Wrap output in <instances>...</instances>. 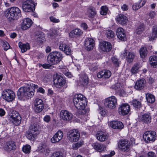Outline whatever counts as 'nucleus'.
I'll use <instances>...</instances> for the list:
<instances>
[{"label":"nucleus","instance_id":"obj_61","mask_svg":"<svg viewBox=\"0 0 157 157\" xmlns=\"http://www.w3.org/2000/svg\"><path fill=\"white\" fill-rule=\"evenodd\" d=\"M6 113L4 110L0 108V116L2 117L4 116Z\"/></svg>","mask_w":157,"mask_h":157},{"label":"nucleus","instance_id":"obj_12","mask_svg":"<svg viewBox=\"0 0 157 157\" xmlns=\"http://www.w3.org/2000/svg\"><path fill=\"white\" fill-rule=\"evenodd\" d=\"M34 106L35 111L37 113L41 112L44 107L43 101L38 98H36L35 101Z\"/></svg>","mask_w":157,"mask_h":157},{"label":"nucleus","instance_id":"obj_3","mask_svg":"<svg viewBox=\"0 0 157 157\" xmlns=\"http://www.w3.org/2000/svg\"><path fill=\"white\" fill-rule=\"evenodd\" d=\"M63 58L62 55L59 52L55 51L50 53L47 57L48 63L54 65L59 63Z\"/></svg>","mask_w":157,"mask_h":157},{"label":"nucleus","instance_id":"obj_43","mask_svg":"<svg viewBox=\"0 0 157 157\" xmlns=\"http://www.w3.org/2000/svg\"><path fill=\"white\" fill-rule=\"evenodd\" d=\"M131 103L133 106L136 108H140L141 106L140 102L136 99L133 100Z\"/></svg>","mask_w":157,"mask_h":157},{"label":"nucleus","instance_id":"obj_59","mask_svg":"<svg viewBox=\"0 0 157 157\" xmlns=\"http://www.w3.org/2000/svg\"><path fill=\"white\" fill-rule=\"evenodd\" d=\"M155 15V13L154 11H151L148 14V16L151 19L153 18Z\"/></svg>","mask_w":157,"mask_h":157},{"label":"nucleus","instance_id":"obj_20","mask_svg":"<svg viewBox=\"0 0 157 157\" xmlns=\"http://www.w3.org/2000/svg\"><path fill=\"white\" fill-rule=\"evenodd\" d=\"M96 136L98 140L101 142L107 140L108 138L107 134L102 131H98L96 134Z\"/></svg>","mask_w":157,"mask_h":157},{"label":"nucleus","instance_id":"obj_17","mask_svg":"<svg viewBox=\"0 0 157 157\" xmlns=\"http://www.w3.org/2000/svg\"><path fill=\"white\" fill-rule=\"evenodd\" d=\"M63 132L61 130H59L51 138V141L53 143H55L59 142L63 138Z\"/></svg>","mask_w":157,"mask_h":157},{"label":"nucleus","instance_id":"obj_9","mask_svg":"<svg viewBox=\"0 0 157 157\" xmlns=\"http://www.w3.org/2000/svg\"><path fill=\"white\" fill-rule=\"evenodd\" d=\"M156 136V133L155 131H148L144 132L143 135V138L146 142L150 143L155 141Z\"/></svg>","mask_w":157,"mask_h":157},{"label":"nucleus","instance_id":"obj_7","mask_svg":"<svg viewBox=\"0 0 157 157\" xmlns=\"http://www.w3.org/2000/svg\"><path fill=\"white\" fill-rule=\"evenodd\" d=\"M131 145L129 141L126 139L120 140L118 143V147L120 150L127 152L130 150Z\"/></svg>","mask_w":157,"mask_h":157},{"label":"nucleus","instance_id":"obj_24","mask_svg":"<svg viewBox=\"0 0 157 157\" xmlns=\"http://www.w3.org/2000/svg\"><path fill=\"white\" fill-rule=\"evenodd\" d=\"M121 56H123V57L124 56H126V58L128 62L130 63L132 62L133 59L135 57L134 53L128 52L127 50H125L124 52L121 54Z\"/></svg>","mask_w":157,"mask_h":157},{"label":"nucleus","instance_id":"obj_15","mask_svg":"<svg viewBox=\"0 0 157 157\" xmlns=\"http://www.w3.org/2000/svg\"><path fill=\"white\" fill-rule=\"evenodd\" d=\"M16 144L15 142L10 141L6 142L5 144L4 148L8 152L14 151L16 148Z\"/></svg>","mask_w":157,"mask_h":157},{"label":"nucleus","instance_id":"obj_8","mask_svg":"<svg viewBox=\"0 0 157 157\" xmlns=\"http://www.w3.org/2000/svg\"><path fill=\"white\" fill-rule=\"evenodd\" d=\"M67 139L71 142L78 141L80 137V133L78 130L73 129L68 132L67 134Z\"/></svg>","mask_w":157,"mask_h":157},{"label":"nucleus","instance_id":"obj_47","mask_svg":"<svg viewBox=\"0 0 157 157\" xmlns=\"http://www.w3.org/2000/svg\"><path fill=\"white\" fill-rule=\"evenodd\" d=\"M144 25L143 24H141L139 25L136 29V32L137 34H141L144 30Z\"/></svg>","mask_w":157,"mask_h":157},{"label":"nucleus","instance_id":"obj_29","mask_svg":"<svg viewBox=\"0 0 157 157\" xmlns=\"http://www.w3.org/2000/svg\"><path fill=\"white\" fill-rule=\"evenodd\" d=\"M116 20L119 24L124 25L127 23L128 19L127 17L124 14H120L118 15Z\"/></svg>","mask_w":157,"mask_h":157},{"label":"nucleus","instance_id":"obj_21","mask_svg":"<svg viewBox=\"0 0 157 157\" xmlns=\"http://www.w3.org/2000/svg\"><path fill=\"white\" fill-rule=\"evenodd\" d=\"M83 34L82 31L79 29L76 28L72 30L69 33L70 37L72 38L78 37L81 36Z\"/></svg>","mask_w":157,"mask_h":157},{"label":"nucleus","instance_id":"obj_62","mask_svg":"<svg viewBox=\"0 0 157 157\" xmlns=\"http://www.w3.org/2000/svg\"><path fill=\"white\" fill-rule=\"evenodd\" d=\"M37 91L40 93L44 94L45 92V90L41 87H39L37 90Z\"/></svg>","mask_w":157,"mask_h":157},{"label":"nucleus","instance_id":"obj_34","mask_svg":"<svg viewBox=\"0 0 157 157\" xmlns=\"http://www.w3.org/2000/svg\"><path fill=\"white\" fill-rule=\"evenodd\" d=\"M18 46L22 52H25L30 48L29 44L28 43L24 44L21 42H19L18 43Z\"/></svg>","mask_w":157,"mask_h":157},{"label":"nucleus","instance_id":"obj_28","mask_svg":"<svg viewBox=\"0 0 157 157\" xmlns=\"http://www.w3.org/2000/svg\"><path fill=\"white\" fill-rule=\"evenodd\" d=\"M88 83V78L86 75L80 77L78 81V84L83 86H87Z\"/></svg>","mask_w":157,"mask_h":157},{"label":"nucleus","instance_id":"obj_37","mask_svg":"<svg viewBox=\"0 0 157 157\" xmlns=\"http://www.w3.org/2000/svg\"><path fill=\"white\" fill-rule=\"evenodd\" d=\"M38 126L36 124H32L29 127V130L30 132L37 133V134H39L38 131Z\"/></svg>","mask_w":157,"mask_h":157},{"label":"nucleus","instance_id":"obj_48","mask_svg":"<svg viewBox=\"0 0 157 157\" xmlns=\"http://www.w3.org/2000/svg\"><path fill=\"white\" fill-rule=\"evenodd\" d=\"M101 8V11H100L101 14L103 15H106L108 11V8L106 6H102Z\"/></svg>","mask_w":157,"mask_h":157},{"label":"nucleus","instance_id":"obj_16","mask_svg":"<svg viewBox=\"0 0 157 157\" xmlns=\"http://www.w3.org/2000/svg\"><path fill=\"white\" fill-rule=\"evenodd\" d=\"M130 109V106L128 104H124L119 108V113L120 114L125 115L128 113Z\"/></svg>","mask_w":157,"mask_h":157},{"label":"nucleus","instance_id":"obj_18","mask_svg":"<svg viewBox=\"0 0 157 157\" xmlns=\"http://www.w3.org/2000/svg\"><path fill=\"white\" fill-rule=\"evenodd\" d=\"M61 117L64 120L69 121L72 119V114L65 110H62L60 113Z\"/></svg>","mask_w":157,"mask_h":157},{"label":"nucleus","instance_id":"obj_55","mask_svg":"<svg viewBox=\"0 0 157 157\" xmlns=\"http://www.w3.org/2000/svg\"><path fill=\"white\" fill-rule=\"evenodd\" d=\"M65 50L63 52L66 55H70L71 53V50L69 47H67Z\"/></svg>","mask_w":157,"mask_h":157},{"label":"nucleus","instance_id":"obj_25","mask_svg":"<svg viewBox=\"0 0 157 157\" xmlns=\"http://www.w3.org/2000/svg\"><path fill=\"white\" fill-rule=\"evenodd\" d=\"M111 75V72L109 71L104 70L99 72L97 74V76L99 78H108L110 77Z\"/></svg>","mask_w":157,"mask_h":157},{"label":"nucleus","instance_id":"obj_39","mask_svg":"<svg viewBox=\"0 0 157 157\" xmlns=\"http://www.w3.org/2000/svg\"><path fill=\"white\" fill-rule=\"evenodd\" d=\"M37 135V133H34V132H31L29 130L27 132V137L30 140H34Z\"/></svg>","mask_w":157,"mask_h":157},{"label":"nucleus","instance_id":"obj_51","mask_svg":"<svg viewBox=\"0 0 157 157\" xmlns=\"http://www.w3.org/2000/svg\"><path fill=\"white\" fill-rule=\"evenodd\" d=\"M83 144V142H79L75 143L73 146V147L74 149H76L80 147Z\"/></svg>","mask_w":157,"mask_h":157},{"label":"nucleus","instance_id":"obj_2","mask_svg":"<svg viewBox=\"0 0 157 157\" xmlns=\"http://www.w3.org/2000/svg\"><path fill=\"white\" fill-rule=\"evenodd\" d=\"M73 102L74 105L77 109L82 110L84 109L86 105V98L81 94H76L74 97Z\"/></svg>","mask_w":157,"mask_h":157},{"label":"nucleus","instance_id":"obj_63","mask_svg":"<svg viewBox=\"0 0 157 157\" xmlns=\"http://www.w3.org/2000/svg\"><path fill=\"white\" fill-rule=\"evenodd\" d=\"M81 27L84 29H86L87 28V24L85 23H83L81 24Z\"/></svg>","mask_w":157,"mask_h":157},{"label":"nucleus","instance_id":"obj_54","mask_svg":"<svg viewBox=\"0 0 157 157\" xmlns=\"http://www.w3.org/2000/svg\"><path fill=\"white\" fill-rule=\"evenodd\" d=\"M121 86V85L119 83H117L116 84L113 85L111 88L112 89L114 90H116L118 89V88H119Z\"/></svg>","mask_w":157,"mask_h":157},{"label":"nucleus","instance_id":"obj_31","mask_svg":"<svg viewBox=\"0 0 157 157\" xmlns=\"http://www.w3.org/2000/svg\"><path fill=\"white\" fill-rule=\"evenodd\" d=\"M35 38L36 41L40 44H42L45 40L44 33L41 32L36 33Z\"/></svg>","mask_w":157,"mask_h":157},{"label":"nucleus","instance_id":"obj_58","mask_svg":"<svg viewBox=\"0 0 157 157\" xmlns=\"http://www.w3.org/2000/svg\"><path fill=\"white\" fill-rule=\"evenodd\" d=\"M51 117L49 115H46L44 118V121L48 123L50 121Z\"/></svg>","mask_w":157,"mask_h":157},{"label":"nucleus","instance_id":"obj_11","mask_svg":"<svg viewBox=\"0 0 157 157\" xmlns=\"http://www.w3.org/2000/svg\"><path fill=\"white\" fill-rule=\"evenodd\" d=\"M54 84L57 88H60L64 86L66 82V80L63 77L57 75L54 79Z\"/></svg>","mask_w":157,"mask_h":157},{"label":"nucleus","instance_id":"obj_44","mask_svg":"<svg viewBox=\"0 0 157 157\" xmlns=\"http://www.w3.org/2000/svg\"><path fill=\"white\" fill-rule=\"evenodd\" d=\"M106 34L107 37L109 39L113 38L114 36V32L111 30H108L106 31Z\"/></svg>","mask_w":157,"mask_h":157},{"label":"nucleus","instance_id":"obj_56","mask_svg":"<svg viewBox=\"0 0 157 157\" xmlns=\"http://www.w3.org/2000/svg\"><path fill=\"white\" fill-rule=\"evenodd\" d=\"M50 19L51 21L54 23H58L59 22V19L56 18L52 16L50 17Z\"/></svg>","mask_w":157,"mask_h":157},{"label":"nucleus","instance_id":"obj_35","mask_svg":"<svg viewBox=\"0 0 157 157\" xmlns=\"http://www.w3.org/2000/svg\"><path fill=\"white\" fill-rule=\"evenodd\" d=\"M145 3L144 0H141L138 3H135L132 6V9L134 10H137L143 6Z\"/></svg>","mask_w":157,"mask_h":157},{"label":"nucleus","instance_id":"obj_49","mask_svg":"<svg viewBox=\"0 0 157 157\" xmlns=\"http://www.w3.org/2000/svg\"><path fill=\"white\" fill-rule=\"evenodd\" d=\"M156 37H157V32L152 31V33L150 35L149 37V40H152Z\"/></svg>","mask_w":157,"mask_h":157},{"label":"nucleus","instance_id":"obj_32","mask_svg":"<svg viewBox=\"0 0 157 157\" xmlns=\"http://www.w3.org/2000/svg\"><path fill=\"white\" fill-rule=\"evenodd\" d=\"M5 15L6 18L9 20L11 21L16 20L10 8L8 9L5 11Z\"/></svg>","mask_w":157,"mask_h":157},{"label":"nucleus","instance_id":"obj_64","mask_svg":"<svg viewBox=\"0 0 157 157\" xmlns=\"http://www.w3.org/2000/svg\"><path fill=\"white\" fill-rule=\"evenodd\" d=\"M120 95L122 96H124L125 95V92L123 90H121L119 93Z\"/></svg>","mask_w":157,"mask_h":157},{"label":"nucleus","instance_id":"obj_36","mask_svg":"<svg viewBox=\"0 0 157 157\" xmlns=\"http://www.w3.org/2000/svg\"><path fill=\"white\" fill-rule=\"evenodd\" d=\"M151 118L149 114L148 113H145L142 115L141 120L143 122L148 123L150 122Z\"/></svg>","mask_w":157,"mask_h":157},{"label":"nucleus","instance_id":"obj_19","mask_svg":"<svg viewBox=\"0 0 157 157\" xmlns=\"http://www.w3.org/2000/svg\"><path fill=\"white\" fill-rule=\"evenodd\" d=\"M33 24L32 20L29 18L23 20L21 24V28L23 30H25L30 28Z\"/></svg>","mask_w":157,"mask_h":157},{"label":"nucleus","instance_id":"obj_5","mask_svg":"<svg viewBox=\"0 0 157 157\" xmlns=\"http://www.w3.org/2000/svg\"><path fill=\"white\" fill-rule=\"evenodd\" d=\"M36 3H35L32 0H28L24 2L22 5L23 10L25 12H32L35 10Z\"/></svg>","mask_w":157,"mask_h":157},{"label":"nucleus","instance_id":"obj_33","mask_svg":"<svg viewBox=\"0 0 157 157\" xmlns=\"http://www.w3.org/2000/svg\"><path fill=\"white\" fill-rule=\"evenodd\" d=\"M149 62L152 67L156 68L157 67V57L153 56H151L149 58Z\"/></svg>","mask_w":157,"mask_h":157},{"label":"nucleus","instance_id":"obj_22","mask_svg":"<svg viewBox=\"0 0 157 157\" xmlns=\"http://www.w3.org/2000/svg\"><path fill=\"white\" fill-rule=\"evenodd\" d=\"M109 125L110 127L115 129H121L124 127L123 123L121 122L117 121H110Z\"/></svg>","mask_w":157,"mask_h":157},{"label":"nucleus","instance_id":"obj_41","mask_svg":"<svg viewBox=\"0 0 157 157\" xmlns=\"http://www.w3.org/2000/svg\"><path fill=\"white\" fill-rule=\"evenodd\" d=\"M88 16L90 18H93L95 16L96 12L95 9L93 7H91L88 10Z\"/></svg>","mask_w":157,"mask_h":157},{"label":"nucleus","instance_id":"obj_1","mask_svg":"<svg viewBox=\"0 0 157 157\" xmlns=\"http://www.w3.org/2000/svg\"><path fill=\"white\" fill-rule=\"evenodd\" d=\"M25 85L26 86L20 88L17 92V96L20 99L31 98L34 94L35 89L38 87L37 85L30 82H28Z\"/></svg>","mask_w":157,"mask_h":157},{"label":"nucleus","instance_id":"obj_40","mask_svg":"<svg viewBox=\"0 0 157 157\" xmlns=\"http://www.w3.org/2000/svg\"><path fill=\"white\" fill-rule=\"evenodd\" d=\"M140 55L142 58H144L147 55V50L145 47H142L139 51Z\"/></svg>","mask_w":157,"mask_h":157},{"label":"nucleus","instance_id":"obj_13","mask_svg":"<svg viewBox=\"0 0 157 157\" xmlns=\"http://www.w3.org/2000/svg\"><path fill=\"white\" fill-rule=\"evenodd\" d=\"M112 48L111 44L109 42L104 41L100 44V48L102 51L108 52H110Z\"/></svg>","mask_w":157,"mask_h":157},{"label":"nucleus","instance_id":"obj_52","mask_svg":"<svg viewBox=\"0 0 157 157\" xmlns=\"http://www.w3.org/2000/svg\"><path fill=\"white\" fill-rule=\"evenodd\" d=\"M68 46L66 45L65 43H61L59 46V49L62 51L63 52H64L67 48L66 47H68Z\"/></svg>","mask_w":157,"mask_h":157},{"label":"nucleus","instance_id":"obj_30","mask_svg":"<svg viewBox=\"0 0 157 157\" xmlns=\"http://www.w3.org/2000/svg\"><path fill=\"white\" fill-rule=\"evenodd\" d=\"M10 8L12 12L16 19L21 17V11L18 8L14 6Z\"/></svg>","mask_w":157,"mask_h":157},{"label":"nucleus","instance_id":"obj_10","mask_svg":"<svg viewBox=\"0 0 157 157\" xmlns=\"http://www.w3.org/2000/svg\"><path fill=\"white\" fill-rule=\"evenodd\" d=\"M3 99L7 101H11L15 98V95L13 91L10 89L4 90L2 93Z\"/></svg>","mask_w":157,"mask_h":157},{"label":"nucleus","instance_id":"obj_46","mask_svg":"<svg viewBox=\"0 0 157 157\" xmlns=\"http://www.w3.org/2000/svg\"><path fill=\"white\" fill-rule=\"evenodd\" d=\"M31 146L29 145H26L23 147L22 148L23 151L26 154H29L30 152Z\"/></svg>","mask_w":157,"mask_h":157},{"label":"nucleus","instance_id":"obj_50","mask_svg":"<svg viewBox=\"0 0 157 157\" xmlns=\"http://www.w3.org/2000/svg\"><path fill=\"white\" fill-rule=\"evenodd\" d=\"M51 157H63V156L61 152L57 151L53 152L52 154Z\"/></svg>","mask_w":157,"mask_h":157},{"label":"nucleus","instance_id":"obj_60","mask_svg":"<svg viewBox=\"0 0 157 157\" xmlns=\"http://www.w3.org/2000/svg\"><path fill=\"white\" fill-rule=\"evenodd\" d=\"M148 157H156V155L155 153L152 151H150L147 153Z\"/></svg>","mask_w":157,"mask_h":157},{"label":"nucleus","instance_id":"obj_42","mask_svg":"<svg viewBox=\"0 0 157 157\" xmlns=\"http://www.w3.org/2000/svg\"><path fill=\"white\" fill-rule=\"evenodd\" d=\"M141 67V66L139 64H135L131 69V72L133 74L137 73L139 71V69Z\"/></svg>","mask_w":157,"mask_h":157},{"label":"nucleus","instance_id":"obj_45","mask_svg":"<svg viewBox=\"0 0 157 157\" xmlns=\"http://www.w3.org/2000/svg\"><path fill=\"white\" fill-rule=\"evenodd\" d=\"M112 63L115 67H118L120 63L118 59L115 57H113L111 59Z\"/></svg>","mask_w":157,"mask_h":157},{"label":"nucleus","instance_id":"obj_38","mask_svg":"<svg viewBox=\"0 0 157 157\" xmlns=\"http://www.w3.org/2000/svg\"><path fill=\"white\" fill-rule=\"evenodd\" d=\"M146 98L147 101L149 103H152L155 101V96L149 93L146 94Z\"/></svg>","mask_w":157,"mask_h":157},{"label":"nucleus","instance_id":"obj_57","mask_svg":"<svg viewBox=\"0 0 157 157\" xmlns=\"http://www.w3.org/2000/svg\"><path fill=\"white\" fill-rule=\"evenodd\" d=\"M98 68V67L97 66L94 65L90 66L89 67L90 70L92 71H96Z\"/></svg>","mask_w":157,"mask_h":157},{"label":"nucleus","instance_id":"obj_26","mask_svg":"<svg viewBox=\"0 0 157 157\" xmlns=\"http://www.w3.org/2000/svg\"><path fill=\"white\" fill-rule=\"evenodd\" d=\"M146 82L145 79L143 78L138 80L135 85L134 88L136 90H140L144 88Z\"/></svg>","mask_w":157,"mask_h":157},{"label":"nucleus","instance_id":"obj_14","mask_svg":"<svg viewBox=\"0 0 157 157\" xmlns=\"http://www.w3.org/2000/svg\"><path fill=\"white\" fill-rule=\"evenodd\" d=\"M94 42L92 38H88L86 39L84 43L86 49L88 51L92 50L95 45Z\"/></svg>","mask_w":157,"mask_h":157},{"label":"nucleus","instance_id":"obj_27","mask_svg":"<svg viewBox=\"0 0 157 157\" xmlns=\"http://www.w3.org/2000/svg\"><path fill=\"white\" fill-rule=\"evenodd\" d=\"M116 35L121 40L124 41L125 39V35L124 33V29L121 27L118 28L117 30Z\"/></svg>","mask_w":157,"mask_h":157},{"label":"nucleus","instance_id":"obj_6","mask_svg":"<svg viewBox=\"0 0 157 157\" xmlns=\"http://www.w3.org/2000/svg\"><path fill=\"white\" fill-rule=\"evenodd\" d=\"M104 104L106 108L110 109H114L117 106V99L115 96H111L105 99Z\"/></svg>","mask_w":157,"mask_h":157},{"label":"nucleus","instance_id":"obj_4","mask_svg":"<svg viewBox=\"0 0 157 157\" xmlns=\"http://www.w3.org/2000/svg\"><path fill=\"white\" fill-rule=\"evenodd\" d=\"M10 122L15 126L19 125L21 123V117L18 112L13 110L10 115Z\"/></svg>","mask_w":157,"mask_h":157},{"label":"nucleus","instance_id":"obj_53","mask_svg":"<svg viewBox=\"0 0 157 157\" xmlns=\"http://www.w3.org/2000/svg\"><path fill=\"white\" fill-rule=\"evenodd\" d=\"M3 47L4 50L7 51L10 47L9 44L7 42H4L3 44Z\"/></svg>","mask_w":157,"mask_h":157},{"label":"nucleus","instance_id":"obj_23","mask_svg":"<svg viewBox=\"0 0 157 157\" xmlns=\"http://www.w3.org/2000/svg\"><path fill=\"white\" fill-rule=\"evenodd\" d=\"M92 146L98 152H101L106 151V147L103 144L95 143L92 144Z\"/></svg>","mask_w":157,"mask_h":157}]
</instances>
